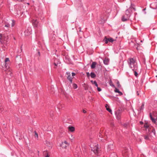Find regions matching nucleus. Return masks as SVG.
Returning a JSON list of instances; mask_svg holds the SVG:
<instances>
[{
  "label": "nucleus",
  "instance_id": "f257e3e1",
  "mask_svg": "<svg viewBox=\"0 0 157 157\" xmlns=\"http://www.w3.org/2000/svg\"><path fill=\"white\" fill-rule=\"evenodd\" d=\"M144 127L145 128V130L148 132V133L152 134V136L155 135V128L152 126L150 125L147 122L145 123Z\"/></svg>",
  "mask_w": 157,
  "mask_h": 157
},
{
  "label": "nucleus",
  "instance_id": "f03ea898",
  "mask_svg": "<svg viewBox=\"0 0 157 157\" xmlns=\"http://www.w3.org/2000/svg\"><path fill=\"white\" fill-rule=\"evenodd\" d=\"M128 65L129 67L133 71L136 70L137 69V63L135 60L133 58H130L129 59L128 61Z\"/></svg>",
  "mask_w": 157,
  "mask_h": 157
},
{
  "label": "nucleus",
  "instance_id": "7ed1b4c3",
  "mask_svg": "<svg viewBox=\"0 0 157 157\" xmlns=\"http://www.w3.org/2000/svg\"><path fill=\"white\" fill-rule=\"evenodd\" d=\"M10 24H11V26L13 27L15 24V21L13 20H10L5 22L4 23V26L7 28H9L10 27Z\"/></svg>",
  "mask_w": 157,
  "mask_h": 157
},
{
  "label": "nucleus",
  "instance_id": "20e7f679",
  "mask_svg": "<svg viewBox=\"0 0 157 157\" xmlns=\"http://www.w3.org/2000/svg\"><path fill=\"white\" fill-rule=\"evenodd\" d=\"M100 148V146L98 145H97L93 147L91 150L95 154H97L99 152Z\"/></svg>",
  "mask_w": 157,
  "mask_h": 157
},
{
  "label": "nucleus",
  "instance_id": "39448f33",
  "mask_svg": "<svg viewBox=\"0 0 157 157\" xmlns=\"http://www.w3.org/2000/svg\"><path fill=\"white\" fill-rule=\"evenodd\" d=\"M150 117L151 119L153 122L154 123H156V120L157 121V113H154L153 115V117L152 116V115L150 114Z\"/></svg>",
  "mask_w": 157,
  "mask_h": 157
},
{
  "label": "nucleus",
  "instance_id": "423d86ee",
  "mask_svg": "<svg viewBox=\"0 0 157 157\" xmlns=\"http://www.w3.org/2000/svg\"><path fill=\"white\" fill-rule=\"evenodd\" d=\"M143 136L145 140L148 141L151 140L153 137L152 134H150L148 133L147 134L144 135Z\"/></svg>",
  "mask_w": 157,
  "mask_h": 157
},
{
  "label": "nucleus",
  "instance_id": "0eeeda50",
  "mask_svg": "<svg viewBox=\"0 0 157 157\" xmlns=\"http://www.w3.org/2000/svg\"><path fill=\"white\" fill-rule=\"evenodd\" d=\"M32 25L34 27H37L38 26H40L39 22L37 19L33 18L32 21Z\"/></svg>",
  "mask_w": 157,
  "mask_h": 157
},
{
  "label": "nucleus",
  "instance_id": "6e6552de",
  "mask_svg": "<svg viewBox=\"0 0 157 157\" xmlns=\"http://www.w3.org/2000/svg\"><path fill=\"white\" fill-rule=\"evenodd\" d=\"M121 114V110H118L116 111L115 114L116 115V117L118 119H120Z\"/></svg>",
  "mask_w": 157,
  "mask_h": 157
},
{
  "label": "nucleus",
  "instance_id": "1a4fd4ad",
  "mask_svg": "<svg viewBox=\"0 0 157 157\" xmlns=\"http://www.w3.org/2000/svg\"><path fill=\"white\" fill-rule=\"evenodd\" d=\"M104 41H105V43L107 44L108 42H113V41H114V40H113L112 38H107L106 36L105 37L104 39Z\"/></svg>",
  "mask_w": 157,
  "mask_h": 157
},
{
  "label": "nucleus",
  "instance_id": "9d476101",
  "mask_svg": "<svg viewBox=\"0 0 157 157\" xmlns=\"http://www.w3.org/2000/svg\"><path fill=\"white\" fill-rule=\"evenodd\" d=\"M7 38L5 36L2 34H0V42L1 43H4L5 41H6Z\"/></svg>",
  "mask_w": 157,
  "mask_h": 157
},
{
  "label": "nucleus",
  "instance_id": "9b49d317",
  "mask_svg": "<svg viewBox=\"0 0 157 157\" xmlns=\"http://www.w3.org/2000/svg\"><path fill=\"white\" fill-rule=\"evenodd\" d=\"M122 155L123 157H127L128 156V149L127 148L125 147L124 148L123 151Z\"/></svg>",
  "mask_w": 157,
  "mask_h": 157
},
{
  "label": "nucleus",
  "instance_id": "f8f14e48",
  "mask_svg": "<svg viewBox=\"0 0 157 157\" xmlns=\"http://www.w3.org/2000/svg\"><path fill=\"white\" fill-rule=\"evenodd\" d=\"M69 144L66 141H64V142H62L61 145V147L63 148L66 149L67 146H68Z\"/></svg>",
  "mask_w": 157,
  "mask_h": 157
},
{
  "label": "nucleus",
  "instance_id": "ddd939ff",
  "mask_svg": "<svg viewBox=\"0 0 157 157\" xmlns=\"http://www.w3.org/2000/svg\"><path fill=\"white\" fill-rule=\"evenodd\" d=\"M130 15L129 14H127L126 13V14L125 15H124L122 18V20L123 21H127V20L129 19Z\"/></svg>",
  "mask_w": 157,
  "mask_h": 157
},
{
  "label": "nucleus",
  "instance_id": "4468645a",
  "mask_svg": "<svg viewBox=\"0 0 157 157\" xmlns=\"http://www.w3.org/2000/svg\"><path fill=\"white\" fill-rule=\"evenodd\" d=\"M67 75V78L72 83V78L71 76V74L70 72H67L66 73Z\"/></svg>",
  "mask_w": 157,
  "mask_h": 157
},
{
  "label": "nucleus",
  "instance_id": "2eb2a0df",
  "mask_svg": "<svg viewBox=\"0 0 157 157\" xmlns=\"http://www.w3.org/2000/svg\"><path fill=\"white\" fill-rule=\"evenodd\" d=\"M104 133L101 132L100 133L99 136L101 138H104V139H105L106 138L107 136L105 135H104Z\"/></svg>",
  "mask_w": 157,
  "mask_h": 157
},
{
  "label": "nucleus",
  "instance_id": "dca6fc26",
  "mask_svg": "<svg viewBox=\"0 0 157 157\" xmlns=\"http://www.w3.org/2000/svg\"><path fill=\"white\" fill-rule=\"evenodd\" d=\"M6 73L7 75H11L12 74V70L10 69H7L6 71Z\"/></svg>",
  "mask_w": 157,
  "mask_h": 157
},
{
  "label": "nucleus",
  "instance_id": "f3484780",
  "mask_svg": "<svg viewBox=\"0 0 157 157\" xmlns=\"http://www.w3.org/2000/svg\"><path fill=\"white\" fill-rule=\"evenodd\" d=\"M68 130L71 132H73L75 130V128L71 126H69L68 128Z\"/></svg>",
  "mask_w": 157,
  "mask_h": 157
},
{
  "label": "nucleus",
  "instance_id": "a211bd4d",
  "mask_svg": "<svg viewBox=\"0 0 157 157\" xmlns=\"http://www.w3.org/2000/svg\"><path fill=\"white\" fill-rule=\"evenodd\" d=\"M48 147H49V148H51L52 147V144L50 142L46 141V143L45 144Z\"/></svg>",
  "mask_w": 157,
  "mask_h": 157
},
{
  "label": "nucleus",
  "instance_id": "6ab92c4d",
  "mask_svg": "<svg viewBox=\"0 0 157 157\" xmlns=\"http://www.w3.org/2000/svg\"><path fill=\"white\" fill-rule=\"evenodd\" d=\"M109 61V59L107 58H105V59L103 61L104 63L106 65H108V64Z\"/></svg>",
  "mask_w": 157,
  "mask_h": 157
},
{
  "label": "nucleus",
  "instance_id": "aec40b11",
  "mask_svg": "<svg viewBox=\"0 0 157 157\" xmlns=\"http://www.w3.org/2000/svg\"><path fill=\"white\" fill-rule=\"evenodd\" d=\"M105 107L106 108V110L107 111H108L109 112H110L112 114V110L110 109H109V105L107 104H106L105 105Z\"/></svg>",
  "mask_w": 157,
  "mask_h": 157
},
{
  "label": "nucleus",
  "instance_id": "412c9836",
  "mask_svg": "<svg viewBox=\"0 0 157 157\" xmlns=\"http://www.w3.org/2000/svg\"><path fill=\"white\" fill-rule=\"evenodd\" d=\"M113 143L110 144L109 145L108 147V149L109 150H110L112 149H113Z\"/></svg>",
  "mask_w": 157,
  "mask_h": 157
},
{
  "label": "nucleus",
  "instance_id": "4be33fe9",
  "mask_svg": "<svg viewBox=\"0 0 157 157\" xmlns=\"http://www.w3.org/2000/svg\"><path fill=\"white\" fill-rule=\"evenodd\" d=\"M25 35L26 36H28L30 33V32L29 31V30L28 29L27 30H25Z\"/></svg>",
  "mask_w": 157,
  "mask_h": 157
},
{
  "label": "nucleus",
  "instance_id": "5701e85b",
  "mask_svg": "<svg viewBox=\"0 0 157 157\" xmlns=\"http://www.w3.org/2000/svg\"><path fill=\"white\" fill-rule=\"evenodd\" d=\"M96 64L97 63L96 62H93L91 65V68L92 69L95 68Z\"/></svg>",
  "mask_w": 157,
  "mask_h": 157
},
{
  "label": "nucleus",
  "instance_id": "b1692460",
  "mask_svg": "<svg viewBox=\"0 0 157 157\" xmlns=\"http://www.w3.org/2000/svg\"><path fill=\"white\" fill-rule=\"evenodd\" d=\"M123 126L124 127V128H128V127H129V124L128 123H124L123 124Z\"/></svg>",
  "mask_w": 157,
  "mask_h": 157
},
{
  "label": "nucleus",
  "instance_id": "393cba45",
  "mask_svg": "<svg viewBox=\"0 0 157 157\" xmlns=\"http://www.w3.org/2000/svg\"><path fill=\"white\" fill-rule=\"evenodd\" d=\"M114 91L115 92L118 93L119 94H120V95H122V92L119 91V90L116 88H115Z\"/></svg>",
  "mask_w": 157,
  "mask_h": 157
},
{
  "label": "nucleus",
  "instance_id": "a878e982",
  "mask_svg": "<svg viewBox=\"0 0 157 157\" xmlns=\"http://www.w3.org/2000/svg\"><path fill=\"white\" fill-rule=\"evenodd\" d=\"M91 82L92 83V84H94L96 86L98 87V85L96 81H93V80H91Z\"/></svg>",
  "mask_w": 157,
  "mask_h": 157
},
{
  "label": "nucleus",
  "instance_id": "bb28decb",
  "mask_svg": "<svg viewBox=\"0 0 157 157\" xmlns=\"http://www.w3.org/2000/svg\"><path fill=\"white\" fill-rule=\"evenodd\" d=\"M90 76L92 78H94L96 77V75L93 72H91L90 73Z\"/></svg>",
  "mask_w": 157,
  "mask_h": 157
},
{
  "label": "nucleus",
  "instance_id": "cd10ccee",
  "mask_svg": "<svg viewBox=\"0 0 157 157\" xmlns=\"http://www.w3.org/2000/svg\"><path fill=\"white\" fill-rule=\"evenodd\" d=\"M111 157H117V155L115 153H113L111 155Z\"/></svg>",
  "mask_w": 157,
  "mask_h": 157
},
{
  "label": "nucleus",
  "instance_id": "c85d7f7f",
  "mask_svg": "<svg viewBox=\"0 0 157 157\" xmlns=\"http://www.w3.org/2000/svg\"><path fill=\"white\" fill-rule=\"evenodd\" d=\"M73 87L74 89H76L77 88V85L75 83L73 84Z\"/></svg>",
  "mask_w": 157,
  "mask_h": 157
},
{
  "label": "nucleus",
  "instance_id": "c756f323",
  "mask_svg": "<svg viewBox=\"0 0 157 157\" xmlns=\"http://www.w3.org/2000/svg\"><path fill=\"white\" fill-rule=\"evenodd\" d=\"M44 154L45 155H46V157H49V155H48L47 151H45L44 152Z\"/></svg>",
  "mask_w": 157,
  "mask_h": 157
},
{
  "label": "nucleus",
  "instance_id": "7c9ffc66",
  "mask_svg": "<svg viewBox=\"0 0 157 157\" xmlns=\"http://www.w3.org/2000/svg\"><path fill=\"white\" fill-rule=\"evenodd\" d=\"M34 136L36 138H38V135L37 133V132L36 131H35Z\"/></svg>",
  "mask_w": 157,
  "mask_h": 157
},
{
  "label": "nucleus",
  "instance_id": "2f4dec72",
  "mask_svg": "<svg viewBox=\"0 0 157 157\" xmlns=\"http://www.w3.org/2000/svg\"><path fill=\"white\" fill-rule=\"evenodd\" d=\"M144 104H143L141 106V107L140 109V110H143L144 108Z\"/></svg>",
  "mask_w": 157,
  "mask_h": 157
},
{
  "label": "nucleus",
  "instance_id": "473e14b6",
  "mask_svg": "<svg viewBox=\"0 0 157 157\" xmlns=\"http://www.w3.org/2000/svg\"><path fill=\"white\" fill-rule=\"evenodd\" d=\"M117 85L118 87L119 88L121 86V85L120 84L119 82L118 81L117 83Z\"/></svg>",
  "mask_w": 157,
  "mask_h": 157
},
{
  "label": "nucleus",
  "instance_id": "72a5a7b5",
  "mask_svg": "<svg viewBox=\"0 0 157 157\" xmlns=\"http://www.w3.org/2000/svg\"><path fill=\"white\" fill-rule=\"evenodd\" d=\"M3 110V109L2 108V106L0 104V112H2Z\"/></svg>",
  "mask_w": 157,
  "mask_h": 157
},
{
  "label": "nucleus",
  "instance_id": "f704fd0d",
  "mask_svg": "<svg viewBox=\"0 0 157 157\" xmlns=\"http://www.w3.org/2000/svg\"><path fill=\"white\" fill-rule=\"evenodd\" d=\"M134 75L136 77H137L138 76V73L136 72V70H134Z\"/></svg>",
  "mask_w": 157,
  "mask_h": 157
},
{
  "label": "nucleus",
  "instance_id": "c9c22d12",
  "mask_svg": "<svg viewBox=\"0 0 157 157\" xmlns=\"http://www.w3.org/2000/svg\"><path fill=\"white\" fill-rule=\"evenodd\" d=\"M54 64L55 66V68H56V67L57 66V64H58V63H56V62H55V60L54 61Z\"/></svg>",
  "mask_w": 157,
  "mask_h": 157
},
{
  "label": "nucleus",
  "instance_id": "e433bc0d",
  "mask_svg": "<svg viewBox=\"0 0 157 157\" xmlns=\"http://www.w3.org/2000/svg\"><path fill=\"white\" fill-rule=\"evenodd\" d=\"M110 83V85L111 86H113V87L114 86V85L113 84H112V81L111 80L110 81V83Z\"/></svg>",
  "mask_w": 157,
  "mask_h": 157
},
{
  "label": "nucleus",
  "instance_id": "4c0bfd02",
  "mask_svg": "<svg viewBox=\"0 0 157 157\" xmlns=\"http://www.w3.org/2000/svg\"><path fill=\"white\" fill-rule=\"evenodd\" d=\"M9 61V59L8 58H6L5 60V62L6 63V62Z\"/></svg>",
  "mask_w": 157,
  "mask_h": 157
},
{
  "label": "nucleus",
  "instance_id": "58836bf2",
  "mask_svg": "<svg viewBox=\"0 0 157 157\" xmlns=\"http://www.w3.org/2000/svg\"><path fill=\"white\" fill-rule=\"evenodd\" d=\"M97 87L98 90V91H100L101 90V89L100 88L98 87V86Z\"/></svg>",
  "mask_w": 157,
  "mask_h": 157
},
{
  "label": "nucleus",
  "instance_id": "ea45409f",
  "mask_svg": "<svg viewBox=\"0 0 157 157\" xmlns=\"http://www.w3.org/2000/svg\"><path fill=\"white\" fill-rule=\"evenodd\" d=\"M154 150L157 153V147H155L154 148Z\"/></svg>",
  "mask_w": 157,
  "mask_h": 157
},
{
  "label": "nucleus",
  "instance_id": "a19ab883",
  "mask_svg": "<svg viewBox=\"0 0 157 157\" xmlns=\"http://www.w3.org/2000/svg\"><path fill=\"white\" fill-rule=\"evenodd\" d=\"M86 75L88 77H89L90 76V74L89 72H86Z\"/></svg>",
  "mask_w": 157,
  "mask_h": 157
},
{
  "label": "nucleus",
  "instance_id": "79ce46f5",
  "mask_svg": "<svg viewBox=\"0 0 157 157\" xmlns=\"http://www.w3.org/2000/svg\"><path fill=\"white\" fill-rule=\"evenodd\" d=\"M72 76H74L75 75V74L74 73H72Z\"/></svg>",
  "mask_w": 157,
  "mask_h": 157
},
{
  "label": "nucleus",
  "instance_id": "37998d69",
  "mask_svg": "<svg viewBox=\"0 0 157 157\" xmlns=\"http://www.w3.org/2000/svg\"><path fill=\"white\" fill-rule=\"evenodd\" d=\"M19 2H22L24 0H17Z\"/></svg>",
  "mask_w": 157,
  "mask_h": 157
},
{
  "label": "nucleus",
  "instance_id": "c03bdc74",
  "mask_svg": "<svg viewBox=\"0 0 157 157\" xmlns=\"http://www.w3.org/2000/svg\"><path fill=\"white\" fill-rule=\"evenodd\" d=\"M136 94L137 95H139V92L138 91H137L136 92Z\"/></svg>",
  "mask_w": 157,
  "mask_h": 157
},
{
  "label": "nucleus",
  "instance_id": "a18cd8bd",
  "mask_svg": "<svg viewBox=\"0 0 157 157\" xmlns=\"http://www.w3.org/2000/svg\"><path fill=\"white\" fill-rule=\"evenodd\" d=\"M83 113H86V111L85 110H83Z\"/></svg>",
  "mask_w": 157,
  "mask_h": 157
},
{
  "label": "nucleus",
  "instance_id": "49530a36",
  "mask_svg": "<svg viewBox=\"0 0 157 157\" xmlns=\"http://www.w3.org/2000/svg\"><path fill=\"white\" fill-rule=\"evenodd\" d=\"M140 124H143V122L142 121H140Z\"/></svg>",
  "mask_w": 157,
  "mask_h": 157
},
{
  "label": "nucleus",
  "instance_id": "de8ad7c7",
  "mask_svg": "<svg viewBox=\"0 0 157 157\" xmlns=\"http://www.w3.org/2000/svg\"><path fill=\"white\" fill-rule=\"evenodd\" d=\"M73 138H74V137H73V136H72L71 139L72 140Z\"/></svg>",
  "mask_w": 157,
  "mask_h": 157
},
{
  "label": "nucleus",
  "instance_id": "09e8293b",
  "mask_svg": "<svg viewBox=\"0 0 157 157\" xmlns=\"http://www.w3.org/2000/svg\"><path fill=\"white\" fill-rule=\"evenodd\" d=\"M139 141H140V142H141V141H142L141 140V139H139Z\"/></svg>",
  "mask_w": 157,
  "mask_h": 157
},
{
  "label": "nucleus",
  "instance_id": "8fccbe9b",
  "mask_svg": "<svg viewBox=\"0 0 157 157\" xmlns=\"http://www.w3.org/2000/svg\"><path fill=\"white\" fill-rule=\"evenodd\" d=\"M131 8H133V9L134 10H135V9L134 7H132H132H131Z\"/></svg>",
  "mask_w": 157,
  "mask_h": 157
},
{
  "label": "nucleus",
  "instance_id": "3c124183",
  "mask_svg": "<svg viewBox=\"0 0 157 157\" xmlns=\"http://www.w3.org/2000/svg\"><path fill=\"white\" fill-rule=\"evenodd\" d=\"M146 8L144 9L143 10H146Z\"/></svg>",
  "mask_w": 157,
  "mask_h": 157
},
{
  "label": "nucleus",
  "instance_id": "603ef678",
  "mask_svg": "<svg viewBox=\"0 0 157 157\" xmlns=\"http://www.w3.org/2000/svg\"><path fill=\"white\" fill-rule=\"evenodd\" d=\"M28 5H29V3H27Z\"/></svg>",
  "mask_w": 157,
  "mask_h": 157
},
{
  "label": "nucleus",
  "instance_id": "864d4df0",
  "mask_svg": "<svg viewBox=\"0 0 157 157\" xmlns=\"http://www.w3.org/2000/svg\"><path fill=\"white\" fill-rule=\"evenodd\" d=\"M100 140H103L102 139H101Z\"/></svg>",
  "mask_w": 157,
  "mask_h": 157
},
{
  "label": "nucleus",
  "instance_id": "5fc2aeb1",
  "mask_svg": "<svg viewBox=\"0 0 157 157\" xmlns=\"http://www.w3.org/2000/svg\"><path fill=\"white\" fill-rule=\"evenodd\" d=\"M6 68H7V67L6 66Z\"/></svg>",
  "mask_w": 157,
  "mask_h": 157
},
{
  "label": "nucleus",
  "instance_id": "6e6d98bb",
  "mask_svg": "<svg viewBox=\"0 0 157 157\" xmlns=\"http://www.w3.org/2000/svg\"><path fill=\"white\" fill-rule=\"evenodd\" d=\"M127 13H129V12H128Z\"/></svg>",
  "mask_w": 157,
  "mask_h": 157
}]
</instances>
